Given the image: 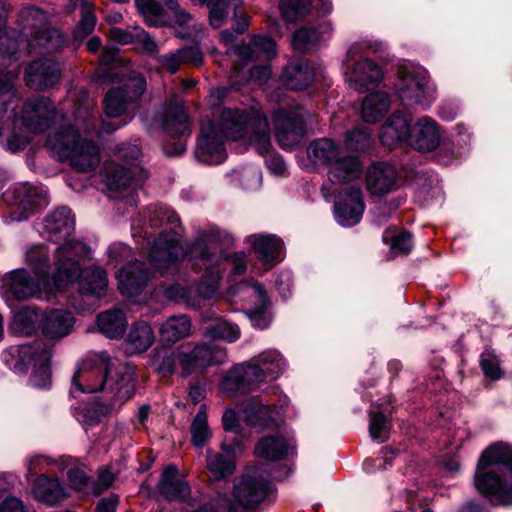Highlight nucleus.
<instances>
[{
	"label": "nucleus",
	"mask_w": 512,
	"mask_h": 512,
	"mask_svg": "<svg viewBox=\"0 0 512 512\" xmlns=\"http://www.w3.org/2000/svg\"><path fill=\"white\" fill-rule=\"evenodd\" d=\"M133 375L130 366L112 361L107 352L85 358L72 378V388L81 393H102L107 401L89 407L86 421L99 423L115 406L128 401L135 392Z\"/></svg>",
	"instance_id": "1"
},
{
	"label": "nucleus",
	"mask_w": 512,
	"mask_h": 512,
	"mask_svg": "<svg viewBox=\"0 0 512 512\" xmlns=\"http://www.w3.org/2000/svg\"><path fill=\"white\" fill-rule=\"evenodd\" d=\"M350 132H346V139L335 141L331 138H319L309 143L306 149L307 157L317 166L328 167V179L335 186L347 185L343 201L339 195L334 203V217L342 226H350L352 218V144Z\"/></svg>",
	"instance_id": "2"
},
{
	"label": "nucleus",
	"mask_w": 512,
	"mask_h": 512,
	"mask_svg": "<svg viewBox=\"0 0 512 512\" xmlns=\"http://www.w3.org/2000/svg\"><path fill=\"white\" fill-rule=\"evenodd\" d=\"M476 489L502 505H512V446L496 442L481 454L474 476Z\"/></svg>",
	"instance_id": "3"
},
{
	"label": "nucleus",
	"mask_w": 512,
	"mask_h": 512,
	"mask_svg": "<svg viewBox=\"0 0 512 512\" xmlns=\"http://www.w3.org/2000/svg\"><path fill=\"white\" fill-rule=\"evenodd\" d=\"M74 218L67 207L56 209L47 216L43 223V233L50 241L61 243L56 250L55 272L53 283L58 286L66 285L75 276L77 267L71 261V256H80L86 251V246L72 238Z\"/></svg>",
	"instance_id": "4"
},
{
	"label": "nucleus",
	"mask_w": 512,
	"mask_h": 512,
	"mask_svg": "<svg viewBox=\"0 0 512 512\" xmlns=\"http://www.w3.org/2000/svg\"><path fill=\"white\" fill-rule=\"evenodd\" d=\"M221 134L226 139H246L263 155L271 149L270 127L259 107L224 108L219 119Z\"/></svg>",
	"instance_id": "5"
},
{
	"label": "nucleus",
	"mask_w": 512,
	"mask_h": 512,
	"mask_svg": "<svg viewBox=\"0 0 512 512\" xmlns=\"http://www.w3.org/2000/svg\"><path fill=\"white\" fill-rule=\"evenodd\" d=\"M122 83L111 88L102 100L103 112L108 118H119L118 123L102 122L100 131L111 133L127 125L136 115V107L146 90V80L137 71H130L117 79Z\"/></svg>",
	"instance_id": "6"
},
{
	"label": "nucleus",
	"mask_w": 512,
	"mask_h": 512,
	"mask_svg": "<svg viewBox=\"0 0 512 512\" xmlns=\"http://www.w3.org/2000/svg\"><path fill=\"white\" fill-rule=\"evenodd\" d=\"M46 147L59 160L69 159L72 168L79 172L92 171L100 162L98 146L93 141L82 139L71 126L63 127L49 135Z\"/></svg>",
	"instance_id": "7"
},
{
	"label": "nucleus",
	"mask_w": 512,
	"mask_h": 512,
	"mask_svg": "<svg viewBox=\"0 0 512 512\" xmlns=\"http://www.w3.org/2000/svg\"><path fill=\"white\" fill-rule=\"evenodd\" d=\"M151 226H161L164 223L172 225L170 231H163L154 240L150 250V262L160 273L176 263L185 254L180 243V234L174 229L179 224L175 212L167 207L155 208L150 217Z\"/></svg>",
	"instance_id": "8"
},
{
	"label": "nucleus",
	"mask_w": 512,
	"mask_h": 512,
	"mask_svg": "<svg viewBox=\"0 0 512 512\" xmlns=\"http://www.w3.org/2000/svg\"><path fill=\"white\" fill-rule=\"evenodd\" d=\"M2 201L9 207L12 221H23L46 207L49 196L43 186L19 183L3 193Z\"/></svg>",
	"instance_id": "9"
},
{
	"label": "nucleus",
	"mask_w": 512,
	"mask_h": 512,
	"mask_svg": "<svg viewBox=\"0 0 512 512\" xmlns=\"http://www.w3.org/2000/svg\"><path fill=\"white\" fill-rule=\"evenodd\" d=\"M396 91L402 103L427 108L434 100L435 89L426 71L412 66H401L398 71Z\"/></svg>",
	"instance_id": "10"
},
{
	"label": "nucleus",
	"mask_w": 512,
	"mask_h": 512,
	"mask_svg": "<svg viewBox=\"0 0 512 512\" xmlns=\"http://www.w3.org/2000/svg\"><path fill=\"white\" fill-rule=\"evenodd\" d=\"M272 482L259 469L246 470L234 484L233 498L245 508H254L272 495Z\"/></svg>",
	"instance_id": "11"
},
{
	"label": "nucleus",
	"mask_w": 512,
	"mask_h": 512,
	"mask_svg": "<svg viewBox=\"0 0 512 512\" xmlns=\"http://www.w3.org/2000/svg\"><path fill=\"white\" fill-rule=\"evenodd\" d=\"M307 112L302 107L279 109L273 114L276 140L284 149H292L300 143L306 134L305 118Z\"/></svg>",
	"instance_id": "12"
},
{
	"label": "nucleus",
	"mask_w": 512,
	"mask_h": 512,
	"mask_svg": "<svg viewBox=\"0 0 512 512\" xmlns=\"http://www.w3.org/2000/svg\"><path fill=\"white\" fill-rule=\"evenodd\" d=\"M55 116L56 108L53 102L47 97L39 96L27 99L20 115L14 117L25 131L38 134L49 128Z\"/></svg>",
	"instance_id": "13"
},
{
	"label": "nucleus",
	"mask_w": 512,
	"mask_h": 512,
	"mask_svg": "<svg viewBox=\"0 0 512 512\" xmlns=\"http://www.w3.org/2000/svg\"><path fill=\"white\" fill-rule=\"evenodd\" d=\"M268 378L258 364L242 363L235 366L221 381V389L226 393H244L255 390Z\"/></svg>",
	"instance_id": "14"
},
{
	"label": "nucleus",
	"mask_w": 512,
	"mask_h": 512,
	"mask_svg": "<svg viewBox=\"0 0 512 512\" xmlns=\"http://www.w3.org/2000/svg\"><path fill=\"white\" fill-rule=\"evenodd\" d=\"M181 359L182 375L187 376L209 365L224 363L227 355L224 347L203 343L195 346L190 353H184Z\"/></svg>",
	"instance_id": "15"
},
{
	"label": "nucleus",
	"mask_w": 512,
	"mask_h": 512,
	"mask_svg": "<svg viewBox=\"0 0 512 512\" xmlns=\"http://www.w3.org/2000/svg\"><path fill=\"white\" fill-rule=\"evenodd\" d=\"M223 135L216 131L212 122L202 124L201 133L197 142L195 156L204 163L218 164L225 159Z\"/></svg>",
	"instance_id": "16"
},
{
	"label": "nucleus",
	"mask_w": 512,
	"mask_h": 512,
	"mask_svg": "<svg viewBox=\"0 0 512 512\" xmlns=\"http://www.w3.org/2000/svg\"><path fill=\"white\" fill-rule=\"evenodd\" d=\"M60 77L59 64L49 58L34 60L25 69V83L34 90H47L56 85Z\"/></svg>",
	"instance_id": "17"
},
{
	"label": "nucleus",
	"mask_w": 512,
	"mask_h": 512,
	"mask_svg": "<svg viewBox=\"0 0 512 512\" xmlns=\"http://www.w3.org/2000/svg\"><path fill=\"white\" fill-rule=\"evenodd\" d=\"M78 256H71V261L75 263L77 272L75 276L64 286H58L54 283L58 290L66 288L70 283L78 281L79 291L83 295L94 296L96 298L102 297L107 289L108 281L106 272L97 266H91L81 269L76 258Z\"/></svg>",
	"instance_id": "18"
},
{
	"label": "nucleus",
	"mask_w": 512,
	"mask_h": 512,
	"mask_svg": "<svg viewBox=\"0 0 512 512\" xmlns=\"http://www.w3.org/2000/svg\"><path fill=\"white\" fill-rule=\"evenodd\" d=\"M157 490L167 500L183 501L192 507L198 504L197 498L190 496L191 488L189 483L179 476L177 468L173 465L163 470L160 481L157 484Z\"/></svg>",
	"instance_id": "19"
},
{
	"label": "nucleus",
	"mask_w": 512,
	"mask_h": 512,
	"mask_svg": "<svg viewBox=\"0 0 512 512\" xmlns=\"http://www.w3.org/2000/svg\"><path fill=\"white\" fill-rule=\"evenodd\" d=\"M41 282L43 278L34 279L25 269H16L7 273L3 278V287L16 300L23 301L41 297Z\"/></svg>",
	"instance_id": "20"
},
{
	"label": "nucleus",
	"mask_w": 512,
	"mask_h": 512,
	"mask_svg": "<svg viewBox=\"0 0 512 512\" xmlns=\"http://www.w3.org/2000/svg\"><path fill=\"white\" fill-rule=\"evenodd\" d=\"M191 254L203 262V266L208 273L203 276L198 292L204 298H210L218 289L220 274L213 265L218 261L217 257L211 252L208 244L203 240H197L191 249Z\"/></svg>",
	"instance_id": "21"
},
{
	"label": "nucleus",
	"mask_w": 512,
	"mask_h": 512,
	"mask_svg": "<svg viewBox=\"0 0 512 512\" xmlns=\"http://www.w3.org/2000/svg\"><path fill=\"white\" fill-rule=\"evenodd\" d=\"M408 144L414 149L429 152L440 143V132L437 123L430 117L420 118L412 128L409 127Z\"/></svg>",
	"instance_id": "22"
},
{
	"label": "nucleus",
	"mask_w": 512,
	"mask_h": 512,
	"mask_svg": "<svg viewBox=\"0 0 512 512\" xmlns=\"http://www.w3.org/2000/svg\"><path fill=\"white\" fill-rule=\"evenodd\" d=\"M118 288L123 295L136 296L146 286L149 273L145 264L140 261L125 265L118 273Z\"/></svg>",
	"instance_id": "23"
},
{
	"label": "nucleus",
	"mask_w": 512,
	"mask_h": 512,
	"mask_svg": "<svg viewBox=\"0 0 512 512\" xmlns=\"http://www.w3.org/2000/svg\"><path fill=\"white\" fill-rule=\"evenodd\" d=\"M239 445V442H236L235 445H228L223 443L221 448L223 451L227 452V455L214 452L210 449L207 450L206 468L211 480L221 481L231 476L235 472L236 465L234 459L231 457V454L234 453L236 447H239Z\"/></svg>",
	"instance_id": "24"
},
{
	"label": "nucleus",
	"mask_w": 512,
	"mask_h": 512,
	"mask_svg": "<svg viewBox=\"0 0 512 512\" xmlns=\"http://www.w3.org/2000/svg\"><path fill=\"white\" fill-rule=\"evenodd\" d=\"M275 42L264 36H254L251 39L250 44L234 46L230 50L238 57L242 65L247 64L250 61L258 60V61H267L271 59L276 51H275Z\"/></svg>",
	"instance_id": "25"
},
{
	"label": "nucleus",
	"mask_w": 512,
	"mask_h": 512,
	"mask_svg": "<svg viewBox=\"0 0 512 512\" xmlns=\"http://www.w3.org/2000/svg\"><path fill=\"white\" fill-rule=\"evenodd\" d=\"M75 324L73 315L65 310L55 309L41 319L42 333L46 338L60 340L71 334Z\"/></svg>",
	"instance_id": "26"
},
{
	"label": "nucleus",
	"mask_w": 512,
	"mask_h": 512,
	"mask_svg": "<svg viewBox=\"0 0 512 512\" xmlns=\"http://www.w3.org/2000/svg\"><path fill=\"white\" fill-rule=\"evenodd\" d=\"M397 181V171L387 163L371 165L366 174L368 190L374 195H382L394 189Z\"/></svg>",
	"instance_id": "27"
},
{
	"label": "nucleus",
	"mask_w": 512,
	"mask_h": 512,
	"mask_svg": "<svg viewBox=\"0 0 512 512\" xmlns=\"http://www.w3.org/2000/svg\"><path fill=\"white\" fill-rule=\"evenodd\" d=\"M11 363L16 373H25L31 364L49 361V352L45 351L39 342L21 344L10 349Z\"/></svg>",
	"instance_id": "28"
},
{
	"label": "nucleus",
	"mask_w": 512,
	"mask_h": 512,
	"mask_svg": "<svg viewBox=\"0 0 512 512\" xmlns=\"http://www.w3.org/2000/svg\"><path fill=\"white\" fill-rule=\"evenodd\" d=\"M316 72L310 63L300 59L291 61L282 74L283 84L291 90H304L314 80Z\"/></svg>",
	"instance_id": "29"
},
{
	"label": "nucleus",
	"mask_w": 512,
	"mask_h": 512,
	"mask_svg": "<svg viewBox=\"0 0 512 512\" xmlns=\"http://www.w3.org/2000/svg\"><path fill=\"white\" fill-rule=\"evenodd\" d=\"M33 497L48 506H56L67 497L66 491L57 478L38 476L32 485Z\"/></svg>",
	"instance_id": "30"
},
{
	"label": "nucleus",
	"mask_w": 512,
	"mask_h": 512,
	"mask_svg": "<svg viewBox=\"0 0 512 512\" xmlns=\"http://www.w3.org/2000/svg\"><path fill=\"white\" fill-rule=\"evenodd\" d=\"M310 6L321 14L328 13L331 8L329 0H281L279 3L282 16L288 22L304 17L308 14Z\"/></svg>",
	"instance_id": "31"
},
{
	"label": "nucleus",
	"mask_w": 512,
	"mask_h": 512,
	"mask_svg": "<svg viewBox=\"0 0 512 512\" xmlns=\"http://www.w3.org/2000/svg\"><path fill=\"white\" fill-rule=\"evenodd\" d=\"M162 126L164 131L171 137L190 134L188 116L182 104L173 103L165 108Z\"/></svg>",
	"instance_id": "32"
},
{
	"label": "nucleus",
	"mask_w": 512,
	"mask_h": 512,
	"mask_svg": "<svg viewBox=\"0 0 512 512\" xmlns=\"http://www.w3.org/2000/svg\"><path fill=\"white\" fill-rule=\"evenodd\" d=\"M409 133V121L400 112L392 114L381 128L380 140L383 145L393 147L396 144L407 141Z\"/></svg>",
	"instance_id": "33"
},
{
	"label": "nucleus",
	"mask_w": 512,
	"mask_h": 512,
	"mask_svg": "<svg viewBox=\"0 0 512 512\" xmlns=\"http://www.w3.org/2000/svg\"><path fill=\"white\" fill-rule=\"evenodd\" d=\"M390 97L382 91H375L367 94L361 106V117L367 123H375L380 120L389 110Z\"/></svg>",
	"instance_id": "34"
},
{
	"label": "nucleus",
	"mask_w": 512,
	"mask_h": 512,
	"mask_svg": "<svg viewBox=\"0 0 512 512\" xmlns=\"http://www.w3.org/2000/svg\"><path fill=\"white\" fill-rule=\"evenodd\" d=\"M42 314L32 307H25L16 313L9 325V330L16 336H32L41 322Z\"/></svg>",
	"instance_id": "35"
},
{
	"label": "nucleus",
	"mask_w": 512,
	"mask_h": 512,
	"mask_svg": "<svg viewBox=\"0 0 512 512\" xmlns=\"http://www.w3.org/2000/svg\"><path fill=\"white\" fill-rule=\"evenodd\" d=\"M96 322L101 333L112 339L121 338L127 328L124 312L118 308L100 313Z\"/></svg>",
	"instance_id": "36"
},
{
	"label": "nucleus",
	"mask_w": 512,
	"mask_h": 512,
	"mask_svg": "<svg viewBox=\"0 0 512 512\" xmlns=\"http://www.w3.org/2000/svg\"><path fill=\"white\" fill-rule=\"evenodd\" d=\"M139 171L131 167H126L119 164H110L106 167L105 183L107 188L113 192H122L127 187L138 182L136 177Z\"/></svg>",
	"instance_id": "37"
},
{
	"label": "nucleus",
	"mask_w": 512,
	"mask_h": 512,
	"mask_svg": "<svg viewBox=\"0 0 512 512\" xmlns=\"http://www.w3.org/2000/svg\"><path fill=\"white\" fill-rule=\"evenodd\" d=\"M289 445L280 435L262 437L255 446V454L269 461L283 459L288 454Z\"/></svg>",
	"instance_id": "38"
},
{
	"label": "nucleus",
	"mask_w": 512,
	"mask_h": 512,
	"mask_svg": "<svg viewBox=\"0 0 512 512\" xmlns=\"http://www.w3.org/2000/svg\"><path fill=\"white\" fill-rule=\"evenodd\" d=\"M118 50L114 47H105L100 55V63L103 66L97 72V78L102 83H113L132 71L128 66H110L117 60Z\"/></svg>",
	"instance_id": "39"
},
{
	"label": "nucleus",
	"mask_w": 512,
	"mask_h": 512,
	"mask_svg": "<svg viewBox=\"0 0 512 512\" xmlns=\"http://www.w3.org/2000/svg\"><path fill=\"white\" fill-rule=\"evenodd\" d=\"M190 334L191 322L186 315L170 317L160 328L161 340L167 344H174Z\"/></svg>",
	"instance_id": "40"
},
{
	"label": "nucleus",
	"mask_w": 512,
	"mask_h": 512,
	"mask_svg": "<svg viewBox=\"0 0 512 512\" xmlns=\"http://www.w3.org/2000/svg\"><path fill=\"white\" fill-rule=\"evenodd\" d=\"M154 340L151 326L145 321H137L131 326L126 342L133 353H142L152 346Z\"/></svg>",
	"instance_id": "41"
},
{
	"label": "nucleus",
	"mask_w": 512,
	"mask_h": 512,
	"mask_svg": "<svg viewBox=\"0 0 512 512\" xmlns=\"http://www.w3.org/2000/svg\"><path fill=\"white\" fill-rule=\"evenodd\" d=\"M243 413L245 423L255 428H268L273 422L272 409L257 399L248 401L243 408Z\"/></svg>",
	"instance_id": "42"
},
{
	"label": "nucleus",
	"mask_w": 512,
	"mask_h": 512,
	"mask_svg": "<svg viewBox=\"0 0 512 512\" xmlns=\"http://www.w3.org/2000/svg\"><path fill=\"white\" fill-rule=\"evenodd\" d=\"M249 241L264 263L277 260L282 250L281 240L274 235H253L249 237Z\"/></svg>",
	"instance_id": "43"
},
{
	"label": "nucleus",
	"mask_w": 512,
	"mask_h": 512,
	"mask_svg": "<svg viewBox=\"0 0 512 512\" xmlns=\"http://www.w3.org/2000/svg\"><path fill=\"white\" fill-rule=\"evenodd\" d=\"M25 262L38 278L47 281L50 269L48 251L43 245H33L25 252Z\"/></svg>",
	"instance_id": "44"
},
{
	"label": "nucleus",
	"mask_w": 512,
	"mask_h": 512,
	"mask_svg": "<svg viewBox=\"0 0 512 512\" xmlns=\"http://www.w3.org/2000/svg\"><path fill=\"white\" fill-rule=\"evenodd\" d=\"M203 336L212 341L222 340L231 343L239 339L240 329L234 323L218 319L205 328Z\"/></svg>",
	"instance_id": "45"
},
{
	"label": "nucleus",
	"mask_w": 512,
	"mask_h": 512,
	"mask_svg": "<svg viewBox=\"0 0 512 512\" xmlns=\"http://www.w3.org/2000/svg\"><path fill=\"white\" fill-rule=\"evenodd\" d=\"M110 38L122 45L132 43L134 39H138L142 42L144 48L148 52H155L157 50L156 42L140 28H135L133 32L123 30L118 27L111 28L109 30Z\"/></svg>",
	"instance_id": "46"
},
{
	"label": "nucleus",
	"mask_w": 512,
	"mask_h": 512,
	"mask_svg": "<svg viewBox=\"0 0 512 512\" xmlns=\"http://www.w3.org/2000/svg\"><path fill=\"white\" fill-rule=\"evenodd\" d=\"M80 7V20L73 31L76 40H83L95 29L97 18L94 14V5L87 0H76Z\"/></svg>",
	"instance_id": "47"
},
{
	"label": "nucleus",
	"mask_w": 512,
	"mask_h": 512,
	"mask_svg": "<svg viewBox=\"0 0 512 512\" xmlns=\"http://www.w3.org/2000/svg\"><path fill=\"white\" fill-rule=\"evenodd\" d=\"M382 77L381 68L370 60L360 62L354 67V86L357 84L360 88H364L368 85H376Z\"/></svg>",
	"instance_id": "48"
},
{
	"label": "nucleus",
	"mask_w": 512,
	"mask_h": 512,
	"mask_svg": "<svg viewBox=\"0 0 512 512\" xmlns=\"http://www.w3.org/2000/svg\"><path fill=\"white\" fill-rule=\"evenodd\" d=\"M252 362L258 364L259 368L270 379L277 378L285 368L284 359L276 350L264 351Z\"/></svg>",
	"instance_id": "49"
},
{
	"label": "nucleus",
	"mask_w": 512,
	"mask_h": 512,
	"mask_svg": "<svg viewBox=\"0 0 512 512\" xmlns=\"http://www.w3.org/2000/svg\"><path fill=\"white\" fill-rule=\"evenodd\" d=\"M382 238L394 254H407L411 251L412 236L404 230L389 227L383 232Z\"/></svg>",
	"instance_id": "50"
},
{
	"label": "nucleus",
	"mask_w": 512,
	"mask_h": 512,
	"mask_svg": "<svg viewBox=\"0 0 512 512\" xmlns=\"http://www.w3.org/2000/svg\"><path fill=\"white\" fill-rule=\"evenodd\" d=\"M153 353L154 357H157L160 360L157 366V371L164 377L170 376L174 373L176 361H178L182 366L181 357L184 356V352L179 349L161 347L155 349Z\"/></svg>",
	"instance_id": "51"
},
{
	"label": "nucleus",
	"mask_w": 512,
	"mask_h": 512,
	"mask_svg": "<svg viewBox=\"0 0 512 512\" xmlns=\"http://www.w3.org/2000/svg\"><path fill=\"white\" fill-rule=\"evenodd\" d=\"M135 5L150 25L157 26L166 23L165 10L157 0H135Z\"/></svg>",
	"instance_id": "52"
},
{
	"label": "nucleus",
	"mask_w": 512,
	"mask_h": 512,
	"mask_svg": "<svg viewBox=\"0 0 512 512\" xmlns=\"http://www.w3.org/2000/svg\"><path fill=\"white\" fill-rule=\"evenodd\" d=\"M192 443L196 447H203L210 438L206 408L202 405L191 424Z\"/></svg>",
	"instance_id": "53"
},
{
	"label": "nucleus",
	"mask_w": 512,
	"mask_h": 512,
	"mask_svg": "<svg viewBox=\"0 0 512 512\" xmlns=\"http://www.w3.org/2000/svg\"><path fill=\"white\" fill-rule=\"evenodd\" d=\"M64 43V39L60 32L56 29H40L37 31L31 46L39 47L47 52H53L59 49Z\"/></svg>",
	"instance_id": "54"
},
{
	"label": "nucleus",
	"mask_w": 512,
	"mask_h": 512,
	"mask_svg": "<svg viewBox=\"0 0 512 512\" xmlns=\"http://www.w3.org/2000/svg\"><path fill=\"white\" fill-rule=\"evenodd\" d=\"M320 41V35L315 29L300 28L292 39V46L300 52H307L315 48Z\"/></svg>",
	"instance_id": "55"
},
{
	"label": "nucleus",
	"mask_w": 512,
	"mask_h": 512,
	"mask_svg": "<svg viewBox=\"0 0 512 512\" xmlns=\"http://www.w3.org/2000/svg\"><path fill=\"white\" fill-rule=\"evenodd\" d=\"M232 2L233 0H210L207 3L209 20L214 28H220L224 25L230 10L233 9Z\"/></svg>",
	"instance_id": "56"
},
{
	"label": "nucleus",
	"mask_w": 512,
	"mask_h": 512,
	"mask_svg": "<svg viewBox=\"0 0 512 512\" xmlns=\"http://www.w3.org/2000/svg\"><path fill=\"white\" fill-rule=\"evenodd\" d=\"M116 155L119 160L123 161L124 164L129 165V167L134 170L141 171L140 167L136 164L141 153V148L138 143H122L117 146Z\"/></svg>",
	"instance_id": "57"
},
{
	"label": "nucleus",
	"mask_w": 512,
	"mask_h": 512,
	"mask_svg": "<svg viewBox=\"0 0 512 512\" xmlns=\"http://www.w3.org/2000/svg\"><path fill=\"white\" fill-rule=\"evenodd\" d=\"M13 86V74H0V118L7 112L8 105L15 96Z\"/></svg>",
	"instance_id": "58"
},
{
	"label": "nucleus",
	"mask_w": 512,
	"mask_h": 512,
	"mask_svg": "<svg viewBox=\"0 0 512 512\" xmlns=\"http://www.w3.org/2000/svg\"><path fill=\"white\" fill-rule=\"evenodd\" d=\"M241 287L249 290L251 295L258 299L259 306L256 307L255 310L252 312V316L257 322L263 320L262 314L268 304V299L264 287L257 282L252 284L243 283Z\"/></svg>",
	"instance_id": "59"
},
{
	"label": "nucleus",
	"mask_w": 512,
	"mask_h": 512,
	"mask_svg": "<svg viewBox=\"0 0 512 512\" xmlns=\"http://www.w3.org/2000/svg\"><path fill=\"white\" fill-rule=\"evenodd\" d=\"M21 128L23 127L18 122V119L14 117L13 130L6 140V149L13 153L25 149L30 140L28 135L22 133L21 131H16L17 129Z\"/></svg>",
	"instance_id": "60"
},
{
	"label": "nucleus",
	"mask_w": 512,
	"mask_h": 512,
	"mask_svg": "<svg viewBox=\"0 0 512 512\" xmlns=\"http://www.w3.org/2000/svg\"><path fill=\"white\" fill-rule=\"evenodd\" d=\"M70 487L77 491H86L91 485V478L83 467H71L67 471Z\"/></svg>",
	"instance_id": "61"
},
{
	"label": "nucleus",
	"mask_w": 512,
	"mask_h": 512,
	"mask_svg": "<svg viewBox=\"0 0 512 512\" xmlns=\"http://www.w3.org/2000/svg\"><path fill=\"white\" fill-rule=\"evenodd\" d=\"M388 422L385 415L381 412H375L370 418V435L372 439L383 442L388 436Z\"/></svg>",
	"instance_id": "62"
},
{
	"label": "nucleus",
	"mask_w": 512,
	"mask_h": 512,
	"mask_svg": "<svg viewBox=\"0 0 512 512\" xmlns=\"http://www.w3.org/2000/svg\"><path fill=\"white\" fill-rule=\"evenodd\" d=\"M481 368L487 378L498 380L503 376V372L499 365L498 358L489 352L483 353L481 356Z\"/></svg>",
	"instance_id": "63"
},
{
	"label": "nucleus",
	"mask_w": 512,
	"mask_h": 512,
	"mask_svg": "<svg viewBox=\"0 0 512 512\" xmlns=\"http://www.w3.org/2000/svg\"><path fill=\"white\" fill-rule=\"evenodd\" d=\"M30 383L33 387L44 389L51 385V371L48 361H41L39 367L30 377Z\"/></svg>",
	"instance_id": "64"
}]
</instances>
